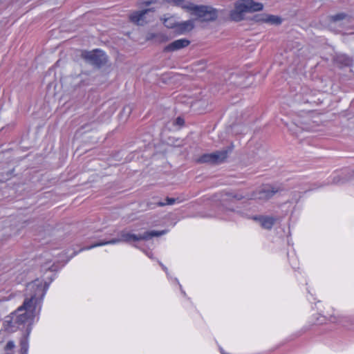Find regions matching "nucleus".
Here are the masks:
<instances>
[{
  "mask_svg": "<svg viewBox=\"0 0 354 354\" xmlns=\"http://www.w3.org/2000/svg\"><path fill=\"white\" fill-rule=\"evenodd\" d=\"M48 286V283L38 279L28 283L26 285L24 302L19 308L35 317L37 313H39L41 310Z\"/></svg>",
  "mask_w": 354,
  "mask_h": 354,
  "instance_id": "obj_1",
  "label": "nucleus"
},
{
  "mask_svg": "<svg viewBox=\"0 0 354 354\" xmlns=\"http://www.w3.org/2000/svg\"><path fill=\"white\" fill-rule=\"evenodd\" d=\"M165 234V231H156V230H151V231H147L145 232L143 234H135L130 233L127 231L122 230L120 231L118 234L119 237L112 239L109 241H98L95 243L94 244L86 246L84 248H82L80 251L84 250H90L95 247L102 246L104 245L108 244H115L120 242H125V243H131L132 241H148L151 239H152L154 236H160L161 235H163Z\"/></svg>",
  "mask_w": 354,
  "mask_h": 354,
  "instance_id": "obj_2",
  "label": "nucleus"
},
{
  "mask_svg": "<svg viewBox=\"0 0 354 354\" xmlns=\"http://www.w3.org/2000/svg\"><path fill=\"white\" fill-rule=\"evenodd\" d=\"M34 319L32 315L19 307L10 316L6 317L4 324L7 330L15 332L17 329L24 328L26 326H30Z\"/></svg>",
  "mask_w": 354,
  "mask_h": 354,
  "instance_id": "obj_3",
  "label": "nucleus"
},
{
  "mask_svg": "<svg viewBox=\"0 0 354 354\" xmlns=\"http://www.w3.org/2000/svg\"><path fill=\"white\" fill-rule=\"evenodd\" d=\"M263 6L253 0H239L234 3V8L230 12V18L234 21H241L244 19L245 13L261 11Z\"/></svg>",
  "mask_w": 354,
  "mask_h": 354,
  "instance_id": "obj_4",
  "label": "nucleus"
},
{
  "mask_svg": "<svg viewBox=\"0 0 354 354\" xmlns=\"http://www.w3.org/2000/svg\"><path fill=\"white\" fill-rule=\"evenodd\" d=\"M183 6L184 9L192 11V15L196 16L203 22L214 21L218 16V10L212 6H197L193 3Z\"/></svg>",
  "mask_w": 354,
  "mask_h": 354,
  "instance_id": "obj_5",
  "label": "nucleus"
},
{
  "mask_svg": "<svg viewBox=\"0 0 354 354\" xmlns=\"http://www.w3.org/2000/svg\"><path fill=\"white\" fill-rule=\"evenodd\" d=\"M234 145L231 144L227 147L221 150L216 151L210 153H205L200 156L197 162L198 163H209L212 165H218L224 162L229 153H232Z\"/></svg>",
  "mask_w": 354,
  "mask_h": 354,
  "instance_id": "obj_6",
  "label": "nucleus"
},
{
  "mask_svg": "<svg viewBox=\"0 0 354 354\" xmlns=\"http://www.w3.org/2000/svg\"><path fill=\"white\" fill-rule=\"evenodd\" d=\"M81 57L84 59L86 62L97 68L104 65L107 61L105 53L99 49H95L92 51L84 50L82 52Z\"/></svg>",
  "mask_w": 354,
  "mask_h": 354,
  "instance_id": "obj_7",
  "label": "nucleus"
},
{
  "mask_svg": "<svg viewBox=\"0 0 354 354\" xmlns=\"http://www.w3.org/2000/svg\"><path fill=\"white\" fill-rule=\"evenodd\" d=\"M281 189L271 185H266L252 193L251 199L266 201L271 198L276 193Z\"/></svg>",
  "mask_w": 354,
  "mask_h": 354,
  "instance_id": "obj_8",
  "label": "nucleus"
},
{
  "mask_svg": "<svg viewBox=\"0 0 354 354\" xmlns=\"http://www.w3.org/2000/svg\"><path fill=\"white\" fill-rule=\"evenodd\" d=\"M190 41L187 39H176L164 48V52H174L180 50L189 46Z\"/></svg>",
  "mask_w": 354,
  "mask_h": 354,
  "instance_id": "obj_9",
  "label": "nucleus"
},
{
  "mask_svg": "<svg viewBox=\"0 0 354 354\" xmlns=\"http://www.w3.org/2000/svg\"><path fill=\"white\" fill-rule=\"evenodd\" d=\"M150 12H154V10L153 8H148L141 11L135 12L130 15V20L137 25L142 26L147 23V21L145 19V15Z\"/></svg>",
  "mask_w": 354,
  "mask_h": 354,
  "instance_id": "obj_10",
  "label": "nucleus"
},
{
  "mask_svg": "<svg viewBox=\"0 0 354 354\" xmlns=\"http://www.w3.org/2000/svg\"><path fill=\"white\" fill-rule=\"evenodd\" d=\"M254 20L257 22H264L274 25H279L282 22V20L279 17L266 14L257 15L254 17Z\"/></svg>",
  "mask_w": 354,
  "mask_h": 354,
  "instance_id": "obj_11",
  "label": "nucleus"
},
{
  "mask_svg": "<svg viewBox=\"0 0 354 354\" xmlns=\"http://www.w3.org/2000/svg\"><path fill=\"white\" fill-rule=\"evenodd\" d=\"M334 61L339 67L351 66L353 63V59L345 54L337 55L334 58Z\"/></svg>",
  "mask_w": 354,
  "mask_h": 354,
  "instance_id": "obj_12",
  "label": "nucleus"
},
{
  "mask_svg": "<svg viewBox=\"0 0 354 354\" xmlns=\"http://www.w3.org/2000/svg\"><path fill=\"white\" fill-rule=\"evenodd\" d=\"M254 220H257L260 222L262 227L266 230H270L274 224L275 223L277 218L272 216H261L259 217H254Z\"/></svg>",
  "mask_w": 354,
  "mask_h": 354,
  "instance_id": "obj_13",
  "label": "nucleus"
},
{
  "mask_svg": "<svg viewBox=\"0 0 354 354\" xmlns=\"http://www.w3.org/2000/svg\"><path fill=\"white\" fill-rule=\"evenodd\" d=\"M194 28V20L189 19L177 24L176 31L178 34H183L186 32L191 31Z\"/></svg>",
  "mask_w": 354,
  "mask_h": 354,
  "instance_id": "obj_14",
  "label": "nucleus"
},
{
  "mask_svg": "<svg viewBox=\"0 0 354 354\" xmlns=\"http://www.w3.org/2000/svg\"><path fill=\"white\" fill-rule=\"evenodd\" d=\"M166 203H163V202H154V203H152V202H149V203H147V207L149 209H153L156 205L157 206H159V207H162V206H165L166 205H173L175 203L176 199L174 198H169V197H167L166 198Z\"/></svg>",
  "mask_w": 354,
  "mask_h": 354,
  "instance_id": "obj_15",
  "label": "nucleus"
},
{
  "mask_svg": "<svg viewBox=\"0 0 354 354\" xmlns=\"http://www.w3.org/2000/svg\"><path fill=\"white\" fill-rule=\"evenodd\" d=\"M177 22L174 17H170L164 20V25L168 28H176L177 26Z\"/></svg>",
  "mask_w": 354,
  "mask_h": 354,
  "instance_id": "obj_16",
  "label": "nucleus"
},
{
  "mask_svg": "<svg viewBox=\"0 0 354 354\" xmlns=\"http://www.w3.org/2000/svg\"><path fill=\"white\" fill-rule=\"evenodd\" d=\"M225 195L229 199H234L236 201H240L245 198V196L239 193H226Z\"/></svg>",
  "mask_w": 354,
  "mask_h": 354,
  "instance_id": "obj_17",
  "label": "nucleus"
},
{
  "mask_svg": "<svg viewBox=\"0 0 354 354\" xmlns=\"http://www.w3.org/2000/svg\"><path fill=\"white\" fill-rule=\"evenodd\" d=\"M346 15L344 12L338 13L330 17V21L336 22L344 19L346 17Z\"/></svg>",
  "mask_w": 354,
  "mask_h": 354,
  "instance_id": "obj_18",
  "label": "nucleus"
},
{
  "mask_svg": "<svg viewBox=\"0 0 354 354\" xmlns=\"http://www.w3.org/2000/svg\"><path fill=\"white\" fill-rule=\"evenodd\" d=\"M28 343L26 341L21 342L20 354H27L28 352Z\"/></svg>",
  "mask_w": 354,
  "mask_h": 354,
  "instance_id": "obj_19",
  "label": "nucleus"
},
{
  "mask_svg": "<svg viewBox=\"0 0 354 354\" xmlns=\"http://www.w3.org/2000/svg\"><path fill=\"white\" fill-rule=\"evenodd\" d=\"M172 1L176 5H177L178 6H181L183 8H184L183 6H188L190 3H185V0H172Z\"/></svg>",
  "mask_w": 354,
  "mask_h": 354,
  "instance_id": "obj_20",
  "label": "nucleus"
},
{
  "mask_svg": "<svg viewBox=\"0 0 354 354\" xmlns=\"http://www.w3.org/2000/svg\"><path fill=\"white\" fill-rule=\"evenodd\" d=\"M15 347V343L12 341H9L6 345V350H11Z\"/></svg>",
  "mask_w": 354,
  "mask_h": 354,
  "instance_id": "obj_21",
  "label": "nucleus"
},
{
  "mask_svg": "<svg viewBox=\"0 0 354 354\" xmlns=\"http://www.w3.org/2000/svg\"><path fill=\"white\" fill-rule=\"evenodd\" d=\"M341 180H342V179L340 178L339 176H335L333 179V183L339 184V183H340Z\"/></svg>",
  "mask_w": 354,
  "mask_h": 354,
  "instance_id": "obj_22",
  "label": "nucleus"
},
{
  "mask_svg": "<svg viewBox=\"0 0 354 354\" xmlns=\"http://www.w3.org/2000/svg\"><path fill=\"white\" fill-rule=\"evenodd\" d=\"M176 122H177V124H183V122H184V120H183V119H182V118H178L176 119Z\"/></svg>",
  "mask_w": 354,
  "mask_h": 354,
  "instance_id": "obj_23",
  "label": "nucleus"
},
{
  "mask_svg": "<svg viewBox=\"0 0 354 354\" xmlns=\"http://www.w3.org/2000/svg\"><path fill=\"white\" fill-rule=\"evenodd\" d=\"M156 36H157V35H156V34H151L149 36L147 37V39H151Z\"/></svg>",
  "mask_w": 354,
  "mask_h": 354,
  "instance_id": "obj_24",
  "label": "nucleus"
},
{
  "mask_svg": "<svg viewBox=\"0 0 354 354\" xmlns=\"http://www.w3.org/2000/svg\"><path fill=\"white\" fill-rule=\"evenodd\" d=\"M320 187V186L315 187H313V188H312V189H311V190H312V189H315L318 188V187Z\"/></svg>",
  "mask_w": 354,
  "mask_h": 354,
  "instance_id": "obj_25",
  "label": "nucleus"
},
{
  "mask_svg": "<svg viewBox=\"0 0 354 354\" xmlns=\"http://www.w3.org/2000/svg\"><path fill=\"white\" fill-rule=\"evenodd\" d=\"M161 266L162 267V268H163L165 270H167V268H165V266H162V265H161Z\"/></svg>",
  "mask_w": 354,
  "mask_h": 354,
  "instance_id": "obj_26",
  "label": "nucleus"
},
{
  "mask_svg": "<svg viewBox=\"0 0 354 354\" xmlns=\"http://www.w3.org/2000/svg\"><path fill=\"white\" fill-rule=\"evenodd\" d=\"M27 330H28V333H30V329L28 328Z\"/></svg>",
  "mask_w": 354,
  "mask_h": 354,
  "instance_id": "obj_27",
  "label": "nucleus"
}]
</instances>
